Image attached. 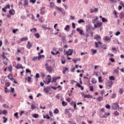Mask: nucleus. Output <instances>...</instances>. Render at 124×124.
I'll return each mask as SVG.
<instances>
[{"instance_id":"1","label":"nucleus","mask_w":124,"mask_h":124,"mask_svg":"<svg viewBox=\"0 0 124 124\" xmlns=\"http://www.w3.org/2000/svg\"><path fill=\"white\" fill-rule=\"evenodd\" d=\"M45 65L46 66V71H48L49 73H52V71H53L52 66H49L47 63H46Z\"/></svg>"},{"instance_id":"2","label":"nucleus","mask_w":124,"mask_h":124,"mask_svg":"<svg viewBox=\"0 0 124 124\" xmlns=\"http://www.w3.org/2000/svg\"><path fill=\"white\" fill-rule=\"evenodd\" d=\"M112 109L113 110H117L118 108H120V106H119V103L116 102L112 104L111 106Z\"/></svg>"},{"instance_id":"3","label":"nucleus","mask_w":124,"mask_h":124,"mask_svg":"<svg viewBox=\"0 0 124 124\" xmlns=\"http://www.w3.org/2000/svg\"><path fill=\"white\" fill-rule=\"evenodd\" d=\"M102 22H97V24L94 25V28L97 29V28H101L102 27Z\"/></svg>"},{"instance_id":"4","label":"nucleus","mask_w":124,"mask_h":124,"mask_svg":"<svg viewBox=\"0 0 124 124\" xmlns=\"http://www.w3.org/2000/svg\"><path fill=\"white\" fill-rule=\"evenodd\" d=\"M66 54L67 56H71L73 54V49H69L68 51L66 52Z\"/></svg>"},{"instance_id":"5","label":"nucleus","mask_w":124,"mask_h":124,"mask_svg":"<svg viewBox=\"0 0 124 124\" xmlns=\"http://www.w3.org/2000/svg\"><path fill=\"white\" fill-rule=\"evenodd\" d=\"M50 90H51V87L47 86L44 88V92L46 93H48L50 92Z\"/></svg>"},{"instance_id":"6","label":"nucleus","mask_w":124,"mask_h":124,"mask_svg":"<svg viewBox=\"0 0 124 124\" xmlns=\"http://www.w3.org/2000/svg\"><path fill=\"white\" fill-rule=\"evenodd\" d=\"M32 47V44L31 43L30 41H28L27 46H26V48L27 49H31Z\"/></svg>"},{"instance_id":"7","label":"nucleus","mask_w":124,"mask_h":124,"mask_svg":"<svg viewBox=\"0 0 124 124\" xmlns=\"http://www.w3.org/2000/svg\"><path fill=\"white\" fill-rule=\"evenodd\" d=\"M40 13L41 15H44V14H45V7L41 8Z\"/></svg>"},{"instance_id":"8","label":"nucleus","mask_w":124,"mask_h":124,"mask_svg":"<svg viewBox=\"0 0 124 124\" xmlns=\"http://www.w3.org/2000/svg\"><path fill=\"white\" fill-rule=\"evenodd\" d=\"M15 67L16 68V69H19L20 68H21V69H24L25 68V67H23L22 64L17 63V65L15 66Z\"/></svg>"},{"instance_id":"9","label":"nucleus","mask_w":124,"mask_h":124,"mask_svg":"<svg viewBox=\"0 0 124 124\" xmlns=\"http://www.w3.org/2000/svg\"><path fill=\"white\" fill-rule=\"evenodd\" d=\"M86 32H88L90 34H91L92 36L93 35V31H91V28L88 27L86 29Z\"/></svg>"},{"instance_id":"10","label":"nucleus","mask_w":124,"mask_h":124,"mask_svg":"<svg viewBox=\"0 0 124 124\" xmlns=\"http://www.w3.org/2000/svg\"><path fill=\"white\" fill-rule=\"evenodd\" d=\"M81 94L82 96H83L84 98H92V95L90 94L85 95L84 93H81Z\"/></svg>"},{"instance_id":"11","label":"nucleus","mask_w":124,"mask_h":124,"mask_svg":"<svg viewBox=\"0 0 124 124\" xmlns=\"http://www.w3.org/2000/svg\"><path fill=\"white\" fill-rule=\"evenodd\" d=\"M27 40H29V38L28 37H23L20 39V41L19 43H21V42H23V41H27Z\"/></svg>"},{"instance_id":"12","label":"nucleus","mask_w":124,"mask_h":124,"mask_svg":"<svg viewBox=\"0 0 124 124\" xmlns=\"http://www.w3.org/2000/svg\"><path fill=\"white\" fill-rule=\"evenodd\" d=\"M77 31L81 34V35H85V33L83 32V31L80 29V28H77Z\"/></svg>"},{"instance_id":"13","label":"nucleus","mask_w":124,"mask_h":124,"mask_svg":"<svg viewBox=\"0 0 124 124\" xmlns=\"http://www.w3.org/2000/svg\"><path fill=\"white\" fill-rule=\"evenodd\" d=\"M9 14H10V15L13 16V15H14V14H15V10H14L13 9H11L9 11Z\"/></svg>"},{"instance_id":"14","label":"nucleus","mask_w":124,"mask_h":124,"mask_svg":"<svg viewBox=\"0 0 124 124\" xmlns=\"http://www.w3.org/2000/svg\"><path fill=\"white\" fill-rule=\"evenodd\" d=\"M108 116H110V113H105L104 115H102V118H107L108 117Z\"/></svg>"},{"instance_id":"15","label":"nucleus","mask_w":124,"mask_h":124,"mask_svg":"<svg viewBox=\"0 0 124 124\" xmlns=\"http://www.w3.org/2000/svg\"><path fill=\"white\" fill-rule=\"evenodd\" d=\"M70 29V27L69 25H67L65 26V28L64 29V31H69V30Z\"/></svg>"},{"instance_id":"16","label":"nucleus","mask_w":124,"mask_h":124,"mask_svg":"<svg viewBox=\"0 0 124 124\" xmlns=\"http://www.w3.org/2000/svg\"><path fill=\"white\" fill-rule=\"evenodd\" d=\"M72 61L75 63H77V62H80V61H81V59L80 58H77L76 59H73Z\"/></svg>"},{"instance_id":"17","label":"nucleus","mask_w":124,"mask_h":124,"mask_svg":"<svg viewBox=\"0 0 124 124\" xmlns=\"http://www.w3.org/2000/svg\"><path fill=\"white\" fill-rule=\"evenodd\" d=\"M90 33H88V32H86V33L84 34V35L86 37L85 40L86 41H88V38L89 37V34Z\"/></svg>"},{"instance_id":"18","label":"nucleus","mask_w":124,"mask_h":124,"mask_svg":"<svg viewBox=\"0 0 124 124\" xmlns=\"http://www.w3.org/2000/svg\"><path fill=\"white\" fill-rule=\"evenodd\" d=\"M24 5L25 7L29 5V1L28 0H24Z\"/></svg>"},{"instance_id":"19","label":"nucleus","mask_w":124,"mask_h":124,"mask_svg":"<svg viewBox=\"0 0 124 124\" xmlns=\"http://www.w3.org/2000/svg\"><path fill=\"white\" fill-rule=\"evenodd\" d=\"M55 9H56V10H58V11H60V12H62V8H60L58 6H56Z\"/></svg>"},{"instance_id":"20","label":"nucleus","mask_w":124,"mask_h":124,"mask_svg":"<svg viewBox=\"0 0 124 124\" xmlns=\"http://www.w3.org/2000/svg\"><path fill=\"white\" fill-rule=\"evenodd\" d=\"M47 77H49L48 78V81L46 82L47 85L48 84H49V83H51V76H50V75H47Z\"/></svg>"},{"instance_id":"21","label":"nucleus","mask_w":124,"mask_h":124,"mask_svg":"<svg viewBox=\"0 0 124 124\" xmlns=\"http://www.w3.org/2000/svg\"><path fill=\"white\" fill-rule=\"evenodd\" d=\"M67 70H68V68L67 67L63 68V71H62L63 74H65V73L66 72V71H67Z\"/></svg>"},{"instance_id":"22","label":"nucleus","mask_w":124,"mask_h":124,"mask_svg":"<svg viewBox=\"0 0 124 124\" xmlns=\"http://www.w3.org/2000/svg\"><path fill=\"white\" fill-rule=\"evenodd\" d=\"M94 39H96V40H99V39H101V37L98 35H97L95 37H94Z\"/></svg>"},{"instance_id":"23","label":"nucleus","mask_w":124,"mask_h":124,"mask_svg":"<svg viewBox=\"0 0 124 124\" xmlns=\"http://www.w3.org/2000/svg\"><path fill=\"white\" fill-rule=\"evenodd\" d=\"M71 104H74V110H77V108H76L77 107L76 103H75V102H72Z\"/></svg>"},{"instance_id":"24","label":"nucleus","mask_w":124,"mask_h":124,"mask_svg":"<svg viewBox=\"0 0 124 124\" xmlns=\"http://www.w3.org/2000/svg\"><path fill=\"white\" fill-rule=\"evenodd\" d=\"M109 80H110L111 81H114L115 80V77H114V76H111L109 77Z\"/></svg>"},{"instance_id":"25","label":"nucleus","mask_w":124,"mask_h":124,"mask_svg":"<svg viewBox=\"0 0 124 124\" xmlns=\"http://www.w3.org/2000/svg\"><path fill=\"white\" fill-rule=\"evenodd\" d=\"M45 57V56H44V55H40V54H39L38 56V61H39V60H40L42 58H44Z\"/></svg>"},{"instance_id":"26","label":"nucleus","mask_w":124,"mask_h":124,"mask_svg":"<svg viewBox=\"0 0 124 124\" xmlns=\"http://www.w3.org/2000/svg\"><path fill=\"white\" fill-rule=\"evenodd\" d=\"M34 35L36 38H39L40 37V35H39V33H35Z\"/></svg>"},{"instance_id":"27","label":"nucleus","mask_w":124,"mask_h":124,"mask_svg":"<svg viewBox=\"0 0 124 124\" xmlns=\"http://www.w3.org/2000/svg\"><path fill=\"white\" fill-rule=\"evenodd\" d=\"M39 117V115L38 114H34L33 115V118H34L35 119H37Z\"/></svg>"},{"instance_id":"28","label":"nucleus","mask_w":124,"mask_h":124,"mask_svg":"<svg viewBox=\"0 0 124 124\" xmlns=\"http://www.w3.org/2000/svg\"><path fill=\"white\" fill-rule=\"evenodd\" d=\"M98 20V17L96 16L95 19H93L92 20V23L93 24H94L95 23V22H96V21H97Z\"/></svg>"},{"instance_id":"29","label":"nucleus","mask_w":124,"mask_h":124,"mask_svg":"<svg viewBox=\"0 0 124 124\" xmlns=\"http://www.w3.org/2000/svg\"><path fill=\"white\" fill-rule=\"evenodd\" d=\"M120 18L121 19H123L124 18V12H121L120 13Z\"/></svg>"},{"instance_id":"30","label":"nucleus","mask_w":124,"mask_h":124,"mask_svg":"<svg viewBox=\"0 0 124 124\" xmlns=\"http://www.w3.org/2000/svg\"><path fill=\"white\" fill-rule=\"evenodd\" d=\"M103 100V97H101V96H100V97H98L97 98V101H101L102 100Z\"/></svg>"},{"instance_id":"31","label":"nucleus","mask_w":124,"mask_h":124,"mask_svg":"<svg viewBox=\"0 0 124 124\" xmlns=\"http://www.w3.org/2000/svg\"><path fill=\"white\" fill-rule=\"evenodd\" d=\"M92 84H96V80H95V78H92Z\"/></svg>"},{"instance_id":"32","label":"nucleus","mask_w":124,"mask_h":124,"mask_svg":"<svg viewBox=\"0 0 124 124\" xmlns=\"http://www.w3.org/2000/svg\"><path fill=\"white\" fill-rule=\"evenodd\" d=\"M56 81H57V78H56V77H53L52 78V80L51 81V83H53V82L54 83H56Z\"/></svg>"},{"instance_id":"33","label":"nucleus","mask_w":124,"mask_h":124,"mask_svg":"<svg viewBox=\"0 0 124 124\" xmlns=\"http://www.w3.org/2000/svg\"><path fill=\"white\" fill-rule=\"evenodd\" d=\"M124 93V90L123 89L120 88L119 90V94H123Z\"/></svg>"},{"instance_id":"34","label":"nucleus","mask_w":124,"mask_h":124,"mask_svg":"<svg viewBox=\"0 0 124 124\" xmlns=\"http://www.w3.org/2000/svg\"><path fill=\"white\" fill-rule=\"evenodd\" d=\"M108 83H109V85H108V86L109 87V88L112 87V85H113V81H109Z\"/></svg>"},{"instance_id":"35","label":"nucleus","mask_w":124,"mask_h":124,"mask_svg":"<svg viewBox=\"0 0 124 124\" xmlns=\"http://www.w3.org/2000/svg\"><path fill=\"white\" fill-rule=\"evenodd\" d=\"M78 24H81V23H85V20H83L82 19H80L78 20Z\"/></svg>"},{"instance_id":"36","label":"nucleus","mask_w":124,"mask_h":124,"mask_svg":"<svg viewBox=\"0 0 124 124\" xmlns=\"http://www.w3.org/2000/svg\"><path fill=\"white\" fill-rule=\"evenodd\" d=\"M62 106H66V105H67V103L66 102H65L64 101H62Z\"/></svg>"},{"instance_id":"37","label":"nucleus","mask_w":124,"mask_h":124,"mask_svg":"<svg viewBox=\"0 0 124 124\" xmlns=\"http://www.w3.org/2000/svg\"><path fill=\"white\" fill-rule=\"evenodd\" d=\"M104 40H105L106 41H108L109 40H111V38H108V37L106 36L104 38Z\"/></svg>"},{"instance_id":"38","label":"nucleus","mask_w":124,"mask_h":124,"mask_svg":"<svg viewBox=\"0 0 124 124\" xmlns=\"http://www.w3.org/2000/svg\"><path fill=\"white\" fill-rule=\"evenodd\" d=\"M92 52H93V55H94V54H96V52H97V50L96 49H92Z\"/></svg>"},{"instance_id":"39","label":"nucleus","mask_w":124,"mask_h":124,"mask_svg":"<svg viewBox=\"0 0 124 124\" xmlns=\"http://www.w3.org/2000/svg\"><path fill=\"white\" fill-rule=\"evenodd\" d=\"M53 113L54 114H58L59 113V109L58 108H56L54 111H53Z\"/></svg>"},{"instance_id":"40","label":"nucleus","mask_w":124,"mask_h":124,"mask_svg":"<svg viewBox=\"0 0 124 124\" xmlns=\"http://www.w3.org/2000/svg\"><path fill=\"white\" fill-rule=\"evenodd\" d=\"M5 87L7 88V87H9L10 86V83L9 82H7L5 84Z\"/></svg>"},{"instance_id":"41","label":"nucleus","mask_w":124,"mask_h":124,"mask_svg":"<svg viewBox=\"0 0 124 124\" xmlns=\"http://www.w3.org/2000/svg\"><path fill=\"white\" fill-rule=\"evenodd\" d=\"M102 21L103 22V23H105V22H108V20H107V19H106V18L103 17L102 18Z\"/></svg>"},{"instance_id":"42","label":"nucleus","mask_w":124,"mask_h":124,"mask_svg":"<svg viewBox=\"0 0 124 124\" xmlns=\"http://www.w3.org/2000/svg\"><path fill=\"white\" fill-rule=\"evenodd\" d=\"M36 60H38V57H33L32 59V61L34 62V61H36Z\"/></svg>"},{"instance_id":"43","label":"nucleus","mask_w":124,"mask_h":124,"mask_svg":"<svg viewBox=\"0 0 124 124\" xmlns=\"http://www.w3.org/2000/svg\"><path fill=\"white\" fill-rule=\"evenodd\" d=\"M30 31H32L33 32H36V28H33L30 30Z\"/></svg>"},{"instance_id":"44","label":"nucleus","mask_w":124,"mask_h":124,"mask_svg":"<svg viewBox=\"0 0 124 124\" xmlns=\"http://www.w3.org/2000/svg\"><path fill=\"white\" fill-rule=\"evenodd\" d=\"M114 114L115 115V116H119V115H120V113H119V112H118V111H115L114 112Z\"/></svg>"},{"instance_id":"45","label":"nucleus","mask_w":124,"mask_h":124,"mask_svg":"<svg viewBox=\"0 0 124 124\" xmlns=\"http://www.w3.org/2000/svg\"><path fill=\"white\" fill-rule=\"evenodd\" d=\"M106 108H107V109H111V106L108 104H107L106 105Z\"/></svg>"},{"instance_id":"46","label":"nucleus","mask_w":124,"mask_h":124,"mask_svg":"<svg viewBox=\"0 0 124 124\" xmlns=\"http://www.w3.org/2000/svg\"><path fill=\"white\" fill-rule=\"evenodd\" d=\"M50 7H54V6H55V4H54V3L53 2H50Z\"/></svg>"},{"instance_id":"47","label":"nucleus","mask_w":124,"mask_h":124,"mask_svg":"<svg viewBox=\"0 0 124 124\" xmlns=\"http://www.w3.org/2000/svg\"><path fill=\"white\" fill-rule=\"evenodd\" d=\"M116 95H117V94L116 93H112V96H111V98H112V99L115 98L116 97Z\"/></svg>"},{"instance_id":"48","label":"nucleus","mask_w":124,"mask_h":124,"mask_svg":"<svg viewBox=\"0 0 124 124\" xmlns=\"http://www.w3.org/2000/svg\"><path fill=\"white\" fill-rule=\"evenodd\" d=\"M114 72H115V73H116V74H119V70H118V69H115L114 70Z\"/></svg>"},{"instance_id":"49","label":"nucleus","mask_w":124,"mask_h":124,"mask_svg":"<svg viewBox=\"0 0 124 124\" xmlns=\"http://www.w3.org/2000/svg\"><path fill=\"white\" fill-rule=\"evenodd\" d=\"M5 93H9V90H8V89H7V87H5Z\"/></svg>"},{"instance_id":"50","label":"nucleus","mask_w":124,"mask_h":124,"mask_svg":"<svg viewBox=\"0 0 124 124\" xmlns=\"http://www.w3.org/2000/svg\"><path fill=\"white\" fill-rule=\"evenodd\" d=\"M18 31V29H13V33H16V32H17V31Z\"/></svg>"},{"instance_id":"51","label":"nucleus","mask_w":124,"mask_h":124,"mask_svg":"<svg viewBox=\"0 0 124 124\" xmlns=\"http://www.w3.org/2000/svg\"><path fill=\"white\" fill-rule=\"evenodd\" d=\"M90 88V91H91V92H93V86H89Z\"/></svg>"},{"instance_id":"52","label":"nucleus","mask_w":124,"mask_h":124,"mask_svg":"<svg viewBox=\"0 0 124 124\" xmlns=\"http://www.w3.org/2000/svg\"><path fill=\"white\" fill-rule=\"evenodd\" d=\"M3 119H4L3 123H4V124H5V123H6V122H7V118H6L5 117H3Z\"/></svg>"},{"instance_id":"53","label":"nucleus","mask_w":124,"mask_h":124,"mask_svg":"<svg viewBox=\"0 0 124 124\" xmlns=\"http://www.w3.org/2000/svg\"><path fill=\"white\" fill-rule=\"evenodd\" d=\"M30 2H31L33 4L35 3L36 2V0H30Z\"/></svg>"},{"instance_id":"54","label":"nucleus","mask_w":124,"mask_h":124,"mask_svg":"<svg viewBox=\"0 0 124 124\" xmlns=\"http://www.w3.org/2000/svg\"><path fill=\"white\" fill-rule=\"evenodd\" d=\"M120 4L121 5H122L123 7H124V2H123V1H121L120 0Z\"/></svg>"},{"instance_id":"55","label":"nucleus","mask_w":124,"mask_h":124,"mask_svg":"<svg viewBox=\"0 0 124 124\" xmlns=\"http://www.w3.org/2000/svg\"><path fill=\"white\" fill-rule=\"evenodd\" d=\"M102 78H101V77H98V81L99 82V83H101V82H102V79H101Z\"/></svg>"},{"instance_id":"56","label":"nucleus","mask_w":124,"mask_h":124,"mask_svg":"<svg viewBox=\"0 0 124 124\" xmlns=\"http://www.w3.org/2000/svg\"><path fill=\"white\" fill-rule=\"evenodd\" d=\"M63 6H64L65 10H67V8H68V7L67 6V5L64 4H62Z\"/></svg>"},{"instance_id":"57","label":"nucleus","mask_w":124,"mask_h":124,"mask_svg":"<svg viewBox=\"0 0 124 124\" xmlns=\"http://www.w3.org/2000/svg\"><path fill=\"white\" fill-rule=\"evenodd\" d=\"M2 114H3V115H5L6 114H7V111L6 110H4L2 111Z\"/></svg>"},{"instance_id":"58","label":"nucleus","mask_w":124,"mask_h":124,"mask_svg":"<svg viewBox=\"0 0 124 124\" xmlns=\"http://www.w3.org/2000/svg\"><path fill=\"white\" fill-rule=\"evenodd\" d=\"M26 73H31V70H30L29 69H27L26 70Z\"/></svg>"},{"instance_id":"59","label":"nucleus","mask_w":124,"mask_h":124,"mask_svg":"<svg viewBox=\"0 0 124 124\" xmlns=\"http://www.w3.org/2000/svg\"><path fill=\"white\" fill-rule=\"evenodd\" d=\"M109 60L111 62H115V59L113 58H109Z\"/></svg>"},{"instance_id":"60","label":"nucleus","mask_w":124,"mask_h":124,"mask_svg":"<svg viewBox=\"0 0 124 124\" xmlns=\"http://www.w3.org/2000/svg\"><path fill=\"white\" fill-rule=\"evenodd\" d=\"M14 116L16 117V119H18V112H16L14 114Z\"/></svg>"},{"instance_id":"61","label":"nucleus","mask_w":124,"mask_h":124,"mask_svg":"<svg viewBox=\"0 0 124 124\" xmlns=\"http://www.w3.org/2000/svg\"><path fill=\"white\" fill-rule=\"evenodd\" d=\"M28 82H31V78L30 77H28Z\"/></svg>"},{"instance_id":"62","label":"nucleus","mask_w":124,"mask_h":124,"mask_svg":"<svg viewBox=\"0 0 124 124\" xmlns=\"http://www.w3.org/2000/svg\"><path fill=\"white\" fill-rule=\"evenodd\" d=\"M75 70V67H74L73 68L71 69V72H74Z\"/></svg>"},{"instance_id":"63","label":"nucleus","mask_w":124,"mask_h":124,"mask_svg":"<svg viewBox=\"0 0 124 124\" xmlns=\"http://www.w3.org/2000/svg\"><path fill=\"white\" fill-rule=\"evenodd\" d=\"M31 109H32L33 110V109H35V106L33 105H31Z\"/></svg>"},{"instance_id":"64","label":"nucleus","mask_w":124,"mask_h":124,"mask_svg":"<svg viewBox=\"0 0 124 124\" xmlns=\"http://www.w3.org/2000/svg\"><path fill=\"white\" fill-rule=\"evenodd\" d=\"M39 77H40V76H39V73L36 74L35 78H39Z\"/></svg>"}]
</instances>
